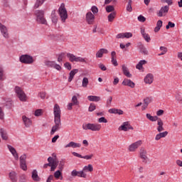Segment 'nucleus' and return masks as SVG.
<instances>
[{
	"instance_id": "de8ad7c7",
	"label": "nucleus",
	"mask_w": 182,
	"mask_h": 182,
	"mask_svg": "<svg viewBox=\"0 0 182 182\" xmlns=\"http://www.w3.org/2000/svg\"><path fill=\"white\" fill-rule=\"evenodd\" d=\"M55 63V61L47 60L45 62V65L46 66H48V68H54Z\"/></svg>"
},
{
	"instance_id": "c756f323",
	"label": "nucleus",
	"mask_w": 182,
	"mask_h": 182,
	"mask_svg": "<svg viewBox=\"0 0 182 182\" xmlns=\"http://www.w3.org/2000/svg\"><path fill=\"white\" fill-rule=\"evenodd\" d=\"M6 79V76L5 75V68H4V66L0 65V82H4Z\"/></svg>"
},
{
	"instance_id": "0eeeda50",
	"label": "nucleus",
	"mask_w": 182,
	"mask_h": 182,
	"mask_svg": "<svg viewBox=\"0 0 182 182\" xmlns=\"http://www.w3.org/2000/svg\"><path fill=\"white\" fill-rule=\"evenodd\" d=\"M0 32L5 39H9V31L8 30V27L2 23H0Z\"/></svg>"
},
{
	"instance_id": "f03ea898",
	"label": "nucleus",
	"mask_w": 182,
	"mask_h": 182,
	"mask_svg": "<svg viewBox=\"0 0 182 182\" xmlns=\"http://www.w3.org/2000/svg\"><path fill=\"white\" fill-rule=\"evenodd\" d=\"M35 16L36 18V21L38 23H41L42 25H46L48 21L46 18H45V11L43 10H36Z\"/></svg>"
},
{
	"instance_id": "ea45409f",
	"label": "nucleus",
	"mask_w": 182,
	"mask_h": 182,
	"mask_svg": "<svg viewBox=\"0 0 182 182\" xmlns=\"http://www.w3.org/2000/svg\"><path fill=\"white\" fill-rule=\"evenodd\" d=\"M54 177L57 180L59 179L60 177V180H63V176H62V171H60V169L56 171L54 173Z\"/></svg>"
},
{
	"instance_id": "4468645a",
	"label": "nucleus",
	"mask_w": 182,
	"mask_h": 182,
	"mask_svg": "<svg viewBox=\"0 0 182 182\" xmlns=\"http://www.w3.org/2000/svg\"><path fill=\"white\" fill-rule=\"evenodd\" d=\"M140 158L142 159L143 163H147V161L149 160V157H147V151L144 149V148H141L140 149L139 152Z\"/></svg>"
},
{
	"instance_id": "4be33fe9",
	"label": "nucleus",
	"mask_w": 182,
	"mask_h": 182,
	"mask_svg": "<svg viewBox=\"0 0 182 182\" xmlns=\"http://www.w3.org/2000/svg\"><path fill=\"white\" fill-rule=\"evenodd\" d=\"M31 178L33 180V181H41V177H39V175H38V171H36V169L33 170L31 173Z\"/></svg>"
},
{
	"instance_id": "423d86ee",
	"label": "nucleus",
	"mask_w": 182,
	"mask_h": 182,
	"mask_svg": "<svg viewBox=\"0 0 182 182\" xmlns=\"http://www.w3.org/2000/svg\"><path fill=\"white\" fill-rule=\"evenodd\" d=\"M47 161L48 163L43 165V168H48V167H50V171H55L58 167V161H55V160L53 159V158L51 156L48 158Z\"/></svg>"
},
{
	"instance_id": "e2e57ef3",
	"label": "nucleus",
	"mask_w": 182,
	"mask_h": 182,
	"mask_svg": "<svg viewBox=\"0 0 182 182\" xmlns=\"http://www.w3.org/2000/svg\"><path fill=\"white\" fill-rule=\"evenodd\" d=\"M117 39H124V33H120L116 36Z\"/></svg>"
},
{
	"instance_id": "a18cd8bd",
	"label": "nucleus",
	"mask_w": 182,
	"mask_h": 182,
	"mask_svg": "<svg viewBox=\"0 0 182 182\" xmlns=\"http://www.w3.org/2000/svg\"><path fill=\"white\" fill-rule=\"evenodd\" d=\"M71 102L74 106H77L79 105V100H77V97L76 95L73 96Z\"/></svg>"
},
{
	"instance_id": "864d4df0",
	"label": "nucleus",
	"mask_w": 182,
	"mask_h": 182,
	"mask_svg": "<svg viewBox=\"0 0 182 182\" xmlns=\"http://www.w3.org/2000/svg\"><path fill=\"white\" fill-rule=\"evenodd\" d=\"M98 68H100V69L102 70V72H105V70H107V68H106V65L103 63L98 64Z\"/></svg>"
},
{
	"instance_id": "37998d69",
	"label": "nucleus",
	"mask_w": 182,
	"mask_h": 182,
	"mask_svg": "<svg viewBox=\"0 0 182 182\" xmlns=\"http://www.w3.org/2000/svg\"><path fill=\"white\" fill-rule=\"evenodd\" d=\"M107 18H108L109 22H113V21L114 20V18H116V13L114 12L110 13L108 15Z\"/></svg>"
},
{
	"instance_id": "393cba45",
	"label": "nucleus",
	"mask_w": 182,
	"mask_h": 182,
	"mask_svg": "<svg viewBox=\"0 0 182 182\" xmlns=\"http://www.w3.org/2000/svg\"><path fill=\"white\" fill-rule=\"evenodd\" d=\"M108 112L111 114H119V116L124 113L123 110L117 108H111L108 110Z\"/></svg>"
},
{
	"instance_id": "9b49d317",
	"label": "nucleus",
	"mask_w": 182,
	"mask_h": 182,
	"mask_svg": "<svg viewBox=\"0 0 182 182\" xmlns=\"http://www.w3.org/2000/svg\"><path fill=\"white\" fill-rule=\"evenodd\" d=\"M54 120H60V107L55 104L53 107Z\"/></svg>"
},
{
	"instance_id": "c9c22d12",
	"label": "nucleus",
	"mask_w": 182,
	"mask_h": 182,
	"mask_svg": "<svg viewBox=\"0 0 182 182\" xmlns=\"http://www.w3.org/2000/svg\"><path fill=\"white\" fill-rule=\"evenodd\" d=\"M9 178L12 182L18 181V177L16 176V173L14 171L9 173Z\"/></svg>"
},
{
	"instance_id": "72a5a7b5",
	"label": "nucleus",
	"mask_w": 182,
	"mask_h": 182,
	"mask_svg": "<svg viewBox=\"0 0 182 182\" xmlns=\"http://www.w3.org/2000/svg\"><path fill=\"white\" fill-rule=\"evenodd\" d=\"M58 169L60 171H63V169L65 168V159H62L60 160V161H58Z\"/></svg>"
},
{
	"instance_id": "5701e85b",
	"label": "nucleus",
	"mask_w": 182,
	"mask_h": 182,
	"mask_svg": "<svg viewBox=\"0 0 182 182\" xmlns=\"http://www.w3.org/2000/svg\"><path fill=\"white\" fill-rule=\"evenodd\" d=\"M157 124H158V127H156L157 132H159V133H161V132H164V127H163L164 126V123H163V120H161V119L159 118V119H158Z\"/></svg>"
},
{
	"instance_id": "09e8293b",
	"label": "nucleus",
	"mask_w": 182,
	"mask_h": 182,
	"mask_svg": "<svg viewBox=\"0 0 182 182\" xmlns=\"http://www.w3.org/2000/svg\"><path fill=\"white\" fill-rule=\"evenodd\" d=\"M132 2L133 1L132 0H129L128 4L127 6V12H132L133 11V8L132 7Z\"/></svg>"
},
{
	"instance_id": "6e6552de",
	"label": "nucleus",
	"mask_w": 182,
	"mask_h": 182,
	"mask_svg": "<svg viewBox=\"0 0 182 182\" xmlns=\"http://www.w3.org/2000/svg\"><path fill=\"white\" fill-rule=\"evenodd\" d=\"M20 167L21 170L26 171L28 166H26V154H24L19 157Z\"/></svg>"
},
{
	"instance_id": "a878e982",
	"label": "nucleus",
	"mask_w": 182,
	"mask_h": 182,
	"mask_svg": "<svg viewBox=\"0 0 182 182\" xmlns=\"http://www.w3.org/2000/svg\"><path fill=\"white\" fill-rule=\"evenodd\" d=\"M50 19L54 25H56V23H58V14H56V10L52 11Z\"/></svg>"
},
{
	"instance_id": "052dcab7",
	"label": "nucleus",
	"mask_w": 182,
	"mask_h": 182,
	"mask_svg": "<svg viewBox=\"0 0 182 182\" xmlns=\"http://www.w3.org/2000/svg\"><path fill=\"white\" fill-rule=\"evenodd\" d=\"M99 123H107V119L105 117H102L98 119Z\"/></svg>"
},
{
	"instance_id": "473e14b6",
	"label": "nucleus",
	"mask_w": 182,
	"mask_h": 182,
	"mask_svg": "<svg viewBox=\"0 0 182 182\" xmlns=\"http://www.w3.org/2000/svg\"><path fill=\"white\" fill-rule=\"evenodd\" d=\"M122 72L127 77H132V74L129 71V68H127L125 65H122Z\"/></svg>"
},
{
	"instance_id": "cd10ccee",
	"label": "nucleus",
	"mask_w": 182,
	"mask_h": 182,
	"mask_svg": "<svg viewBox=\"0 0 182 182\" xmlns=\"http://www.w3.org/2000/svg\"><path fill=\"white\" fill-rule=\"evenodd\" d=\"M0 136L2 140H8V132L4 128L0 129Z\"/></svg>"
},
{
	"instance_id": "6e6d98bb",
	"label": "nucleus",
	"mask_w": 182,
	"mask_h": 182,
	"mask_svg": "<svg viewBox=\"0 0 182 182\" xmlns=\"http://www.w3.org/2000/svg\"><path fill=\"white\" fill-rule=\"evenodd\" d=\"M94 110H96V105H95V104L91 103L88 108V112H94Z\"/></svg>"
},
{
	"instance_id": "79ce46f5",
	"label": "nucleus",
	"mask_w": 182,
	"mask_h": 182,
	"mask_svg": "<svg viewBox=\"0 0 182 182\" xmlns=\"http://www.w3.org/2000/svg\"><path fill=\"white\" fill-rule=\"evenodd\" d=\"M87 85H89V78L84 77L82 82V87H87Z\"/></svg>"
},
{
	"instance_id": "412c9836",
	"label": "nucleus",
	"mask_w": 182,
	"mask_h": 182,
	"mask_svg": "<svg viewBox=\"0 0 182 182\" xmlns=\"http://www.w3.org/2000/svg\"><path fill=\"white\" fill-rule=\"evenodd\" d=\"M22 120L26 127H31V126H32V120L26 116L23 115L22 117Z\"/></svg>"
},
{
	"instance_id": "3c124183",
	"label": "nucleus",
	"mask_w": 182,
	"mask_h": 182,
	"mask_svg": "<svg viewBox=\"0 0 182 182\" xmlns=\"http://www.w3.org/2000/svg\"><path fill=\"white\" fill-rule=\"evenodd\" d=\"M91 11L92 12V14L95 15L99 12V9H97V6H92L91 7Z\"/></svg>"
},
{
	"instance_id": "f3484780",
	"label": "nucleus",
	"mask_w": 182,
	"mask_h": 182,
	"mask_svg": "<svg viewBox=\"0 0 182 182\" xmlns=\"http://www.w3.org/2000/svg\"><path fill=\"white\" fill-rule=\"evenodd\" d=\"M7 148L9 149L10 153H11L13 157L15 160H19V156L18 155V152H16V149L14 148V146L11 145H7Z\"/></svg>"
},
{
	"instance_id": "c03bdc74",
	"label": "nucleus",
	"mask_w": 182,
	"mask_h": 182,
	"mask_svg": "<svg viewBox=\"0 0 182 182\" xmlns=\"http://www.w3.org/2000/svg\"><path fill=\"white\" fill-rule=\"evenodd\" d=\"M42 114H43V109H38L34 112L36 117H39V116H42Z\"/></svg>"
},
{
	"instance_id": "aec40b11",
	"label": "nucleus",
	"mask_w": 182,
	"mask_h": 182,
	"mask_svg": "<svg viewBox=\"0 0 182 182\" xmlns=\"http://www.w3.org/2000/svg\"><path fill=\"white\" fill-rule=\"evenodd\" d=\"M153 80H154V76L151 73H149L144 77V82L148 85H151L153 83Z\"/></svg>"
},
{
	"instance_id": "dca6fc26",
	"label": "nucleus",
	"mask_w": 182,
	"mask_h": 182,
	"mask_svg": "<svg viewBox=\"0 0 182 182\" xmlns=\"http://www.w3.org/2000/svg\"><path fill=\"white\" fill-rule=\"evenodd\" d=\"M119 129L123 132H127L129 130H133V127H132L129 122H125L119 127Z\"/></svg>"
},
{
	"instance_id": "2eb2a0df",
	"label": "nucleus",
	"mask_w": 182,
	"mask_h": 182,
	"mask_svg": "<svg viewBox=\"0 0 182 182\" xmlns=\"http://www.w3.org/2000/svg\"><path fill=\"white\" fill-rule=\"evenodd\" d=\"M142 143L143 142L141 141V140H139V141H137L132 144L129 146V151H136V149H139V147H140V146H141Z\"/></svg>"
},
{
	"instance_id": "ddd939ff",
	"label": "nucleus",
	"mask_w": 182,
	"mask_h": 182,
	"mask_svg": "<svg viewBox=\"0 0 182 182\" xmlns=\"http://www.w3.org/2000/svg\"><path fill=\"white\" fill-rule=\"evenodd\" d=\"M72 177H81L82 178H86L87 175L86 173H83L82 171H77L74 169L71 171Z\"/></svg>"
},
{
	"instance_id": "bb28decb",
	"label": "nucleus",
	"mask_w": 182,
	"mask_h": 182,
	"mask_svg": "<svg viewBox=\"0 0 182 182\" xmlns=\"http://www.w3.org/2000/svg\"><path fill=\"white\" fill-rule=\"evenodd\" d=\"M109 53V50L106 48L100 49L96 53V58H103V55Z\"/></svg>"
},
{
	"instance_id": "338daca9",
	"label": "nucleus",
	"mask_w": 182,
	"mask_h": 182,
	"mask_svg": "<svg viewBox=\"0 0 182 182\" xmlns=\"http://www.w3.org/2000/svg\"><path fill=\"white\" fill-rule=\"evenodd\" d=\"M159 134L161 135V137L163 139V137H166L168 134V132L165 131L164 132H160Z\"/></svg>"
},
{
	"instance_id": "20e7f679",
	"label": "nucleus",
	"mask_w": 182,
	"mask_h": 182,
	"mask_svg": "<svg viewBox=\"0 0 182 182\" xmlns=\"http://www.w3.org/2000/svg\"><path fill=\"white\" fill-rule=\"evenodd\" d=\"M58 15L60 17L62 23H65V22H66V19H68V11H66L65 4H62L59 7Z\"/></svg>"
},
{
	"instance_id": "39448f33",
	"label": "nucleus",
	"mask_w": 182,
	"mask_h": 182,
	"mask_svg": "<svg viewBox=\"0 0 182 182\" xmlns=\"http://www.w3.org/2000/svg\"><path fill=\"white\" fill-rule=\"evenodd\" d=\"M19 60L21 63H24L25 65H32L35 62L33 57L28 54L21 55L19 57Z\"/></svg>"
},
{
	"instance_id": "5fc2aeb1",
	"label": "nucleus",
	"mask_w": 182,
	"mask_h": 182,
	"mask_svg": "<svg viewBox=\"0 0 182 182\" xmlns=\"http://www.w3.org/2000/svg\"><path fill=\"white\" fill-rule=\"evenodd\" d=\"M114 11V7L113 6H107L106 7V11L108 13L113 12Z\"/></svg>"
},
{
	"instance_id": "bf43d9fd",
	"label": "nucleus",
	"mask_w": 182,
	"mask_h": 182,
	"mask_svg": "<svg viewBox=\"0 0 182 182\" xmlns=\"http://www.w3.org/2000/svg\"><path fill=\"white\" fill-rule=\"evenodd\" d=\"M137 19L139 22H146V17L142 15L139 16Z\"/></svg>"
},
{
	"instance_id": "1a4fd4ad",
	"label": "nucleus",
	"mask_w": 182,
	"mask_h": 182,
	"mask_svg": "<svg viewBox=\"0 0 182 182\" xmlns=\"http://www.w3.org/2000/svg\"><path fill=\"white\" fill-rule=\"evenodd\" d=\"M54 123L55 125L53 126L51 131H50V134H55L58 130H60V127L62 126V122H60V119H54Z\"/></svg>"
},
{
	"instance_id": "e433bc0d",
	"label": "nucleus",
	"mask_w": 182,
	"mask_h": 182,
	"mask_svg": "<svg viewBox=\"0 0 182 182\" xmlns=\"http://www.w3.org/2000/svg\"><path fill=\"white\" fill-rule=\"evenodd\" d=\"M146 119H149V120H150L151 122H158L159 119H160V118H159V117L157 116H151V114H146Z\"/></svg>"
},
{
	"instance_id": "6ab92c4d",
	"label": "nucleus",
	"mask_w": 182,
	"mask_h": 182,
	"mask_svg": "<svg viewBox=\"0 0 182 182\" xmlns=\"http://www.w3.org/2000/svg\"><path fill=\"white\" fill-rule=\"evenodd\" d=\"M123 86H129V87H132V89L134 88V86H136V84L132 81V80H129L127 78H125L122 82Z\"/></svg>"
},
{
	"instance_id": "8fccbe9b",
	"label": "nucleus",
	"mask_w": 182,
	"mask_h": 182,
	"mask_svg": "<svg viewBox=\"0 0 182 182\" xmlns=\"http://www.w3.org/2000/svg\"><path fill=\"white\" fill-rule=\"evenodd\" d=\"M75 62H80V63H85L86 62V60L82 57H77L76 56L75 57Z\"/></svg>"
},
{
	"instance_id": "2f4dec72",
	"label": "nucleus",
	"mask_w": 182,
	"mask_h": 182,
	"mask_svg": "<svg viewBox=\"0 0 182 182\" xmlns=\"http://www.w3.org/2000/svg\"><path fill=\"white\" fill-rule=\"evenodd\" d=\"M77 72H79V70H77V69L72 70L70 72L68 82H72V80H73V77H75V75H76V73H77Z\"/></svg>"
},
{
	"instance_id": "680f3d73",
	"label": "nucleus",
	"mask_w": 182,
	"mask_h": 182,
	"mask_svg": "<svg viewBox=\"0 0 182 182\" xmlns=\"http://www.w3.org/2000/svg\"><path fill=\"white\" fill-rule=\"evenodd\" d=\"M132 36H133V34L132 33H124V38H126L127 39H129Z\"/></svg>"
},
{
	"instance_id": "f704fd0d",
	"label": "nucleus",
	"mask_w": 182,
	"mask_h": 182,
	"mask_svg": "<svg viewBox=\"0 0 182 182\" xmlns=\"http://www.w3.org/2000/svg\"><path fill=\"white\" fill-rule=\"evenodd\" d=\"M87 100L90 102H100V97L96 95H89Z\"/></svg>"
},
{
	"instance_id": "7ed1b4c3",
	"label": "nucleus",
	"mask_w": 182,
	"mask_h": 182,
	"mask_svg": "<svg viewBox=\"0 0 182 182\" xmlns=\"http://www.w3.org/2000/svg\"><path fill=\"white\" fill-rule=\"evenodd\" d=\"M14 92L17 96V97L19 99L20 102H26L27 100V96L25 92L18 86H16L14 87Z\"/></svg>"
},
{
	"instance_id": "13d9d810",
	"label": "nucleus",
	"mask_w": 182,
	"mask_h": 182,
	"mask_svg": "<svg viewBox=\"0 0 182 182\" xmlns=\"http://www.w3.org/2000/svg\"><path fill=\"white\" fill-rule=\"evenodd\" d=\"M65 57V53H60L59 55H58V62H63V58Z\"/></svg>"
},
{
	"instance_id": "774afa93",
	"label": "nucleus",
	"mask_w": 182,
	"mask_h": 182,
	"mask_svg": "<svg viewBox=\"0 0 182 182\" xmlns=\"http://www.w3.org/2000/svg\"><path fill=\"white\" fill-rule=\"evenodd\" d=\"M119 82H120V80L119 79V77H114L113 85H117V83H119Z\"/></svg>"
},
{
	"instance_id": "603ef678",
	"label": "nucleus",
	"mask_w": 182,
	"mask_h": 182,
	"mask_svg": "<svg viewBox=\"0 0 182 182\" xmlns=\"http://www.w3.org/2000/svg\"><path fill=\"white\" fill-rule=\"evenodd\" d=\"M112 100H113V97L110 96L108 97L107 100V104H106L107 107H110Z\"/></svg>"
},
{
	"instance_id": "c85d7f7f",
	"label": "nucleus",
	"mask_w": 182,
	"mask_h": 182,
	"mask_svg": "<svg viewBox=\"0 0 182 182\" xmlns=\"http://www.w3.org/2000/svg\"><path fill=\"white\" fill-rule=\"evenodd\" d=\"M141 34L142 35L146 42H150V41H151L150 36L149 35V33H146V31L144 30V28H141Z\"/></svg>"
},
{
	"instance_id": "4c0bfd02",
	"label": "nucleus",
	"mask_w": 182,
	"mask_h": 182,
	"mask_svg": "<svg viewBox=\"0 0 182 182\" xmlns=\"http://www.w3.org/2000/svg\"><path fill=\"white\" fill-rule=\"evenodd\" d=\"M46 0H36L34 4V9H38L39 6H42Z\"/></svg>"
},
{
	"instance_id": "b1692460",
	"label": "nucleus",
	"mask_w": 182,
	"mask_h": 182,
	"mask_svg": "<svg viewBox=\"0 0 182 182\" xmlns=\"http://www.w3.org/2000/svg\"><path fill=\"white\" fill-rule=\"evenodd\" d=\"M81 146H82V144L79 143L70 141V143H68L67 145L65 146V149H68L69 147H72L73 149H77Z\"/></svg>"
},
{
	"instance_id": "a19ab883",
	"label": "nucleus",
	"mask_w": 182,
	"mask_h": 182,
	"mask_svg": "<svg viewBox=\"0 0 182 182\" xmlns=\"http://www.w3.org/2000/svg\"><path fill=\"white\" fill-rule=\"evenodd\" d=\"M67 58L69 59L70 62H75L76 60V55L72 54L70 53H67Z\"/></svg>"
},
{
	"instance_id": "4d7b16f0",
	"label": "nucleus",
	"mask_w": 182,
	"mask_h": 182,
	"mask_svg": "<svg viewBox=\"0 0 182 182\" xmlns=\"http://www.w3.org/2000/svg\"><path fill=\"white\" fill-rule=\"evenodd\" d=\"M64 67L65 68V69H68V70H72V65L70 64V63H65L64 64Z\"/></svg>"
},
{
	"instance_id": "69168bd1",
	"label": "nucleus",
	"mask_w": 182,
	"mask_h": 182,
	"mask_svg": "<svg viewBox=\"0 0 182 182\" xmlns=\"http://www.w3.org/2000/svg\"><path fill=\"white\" fill-rule=\"evenodd\" d=\"M93 157V154L90 155H86V156H82V159H85V160H92V158Z\"/></svg>"
},
{
	"instance_id": "7c9ffc66",
	"label": "nucleus",
	"mask_w": 182,
	"mask_h": 182,
	"mask_svg": "<svg viewBox=\"0 0 182 182\" xmlns=\"http://www.w3.org/2000/svg\"><path fill=\"white\" fill-rule=\"evenodd\" d=\"M81 171H83V173H92V171H93V166L92 164L85 166Z\"/></svg>"
},
{
	"instance_id": "49530a36",
	"label": "nucleus",
	"mask_w": 182,
	"mask_h": 182,
	"mask_svg": "<svg viewBox=\"0 0 182 182\" xmlns=\"http://www.w3.org/2000/svg\"><path fill=\"white\" fill-rule=\"evenodd\" d=\"M159 50H161V53L158 54V56H162V55H166L167 53V48L161 46Z\"/></svg>"
},
{
	"instance_id": "a211bd4d",
	"label": "nucleus",
	"mask_w": 182,
	"mask_h": 182,
	"mask_svg": "<svg viewBox=\"0 0 182 182\" xmlns=\"http://www.w3.org/2000/svg\"><path fill=\"white\" fill-rule=\"evenodd\" d=\"M138 48L139 49L140 53H142V55H149V50L143 43H139L138 44Z\"/></svg>"
},
{
	"instance_id": "9d476101",
	"label": "nucleus",
	"mask_w": 182,
	"mask_h": 182,
	"mask_svg": "<svg viewBox=\"0 0 182 182\" xmlns=\"http://www.w3.org/2000/svg\"><path fill=\"white\" fill-rule=\"evenodd\" d=\"M168 9H170V6H164L161 7L160 10L156 12L157 16L161 18L163 16H166L167 13L168 12Z\"/></svg>"
},
{
	"instance_id": "f8f14e48",
	"label": "nucleus",
	"mask_w": 182,
	"mask_h": 182,
	"mask_svg": "<svg viewBox=\"0 0 182 182\" xmlns=\"http://www.w3.org/2000/svg\"><path fill=\"white\" fill-rule=\"evenodd\" d=\"M85 21L88 25H93L95 23V14L88 11L85 15Z\"/></svg>"
},
{
	"instance_id": "0e129e2a",
	"label": "nucleus",
	"mask_w": 182,
	"mask_h": 182,
	"mask_svg": "<svg viewBox=\"0 0 182 182\" xmlns=\"http://www.w3.org/2000/svg\"><path fill=\"white\" fill-rule=\"evenodd\" d=\"M38 96L41 97V99H45L46 97V92H41L38 93Z\"/></svg>"
},
{
	"instance_id": "f257e3e1",
	"label": "nucleus",
	"mask_w": 182,
	"mask_h": 182,
	"mask_svg": "<svg viewBox=\"0 0 182 182\" xmlns=\"http://www.w3.org/2000/svg\"><path fill=\"white\" fill-rule=\"evenodd\" d=\"M83 130H91V132H100L102 129V124L98 123H85L82 124Z\"/></svg>"
},
{
	"instance_id": "58836bf2",
	"label": "nucleus",
	"mask_w": 182,
	"mask_h": 182,
	"mask_svg": "<svg viewBox=\"0 0 182 182\" xmlns=\"http://www.w3.org/2000/svg\"><path fill=\"white\" fill-rule=\"evenodd\" d=\"M161 26H163V21L161 20H159L156 23V26L154 28V32H159V31L161 29Z\"/></svg>"
}]
</instances>
